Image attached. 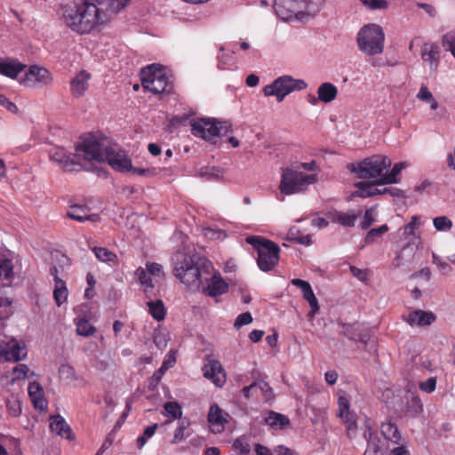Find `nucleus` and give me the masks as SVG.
Segmentation results:
<instances>
[{
	"label": "nucleus",
	"instance_id": "1",
	"mask_svg": "<svg viewBox=\"0 0 455 455\" xmlns=\"http://www.w3.org/2000/svg\"><path fill=\"white\" fill-rule=\"evenodd\" d=\"M131 0H82L64 11L65 24L79 35L100 32L127 6Z\"/></svg>",
	"mask_w": 455,
	"mask_h": 455
},
{
	"label": "nucleus",
	"instance_id": "2",
	"mask_svg": "<svg viewBox=\"0 0 455 455\" xmlns=\"http://www.w3.org/2000/svg\"><path fill=\"white\" fill-rule=\"evenodd\" d=\"M391 160L383 155H374L357 164H349L347 168L359 179L371 180L373 184L382 185L385 171L391 166Z\"/></svg>",
	"mask_w": 455,
	"mask_h": 455
},
{
	"label": "nucleus",
	"instance_id": "3",
	"mask_svg": "<svg viewBox=\"0 0 455 455\" xmlns=\"http://www.w3.org/2000/svg\"><path fill=\"white\" fill-rule=\"evenodd\" d=\"M205 258L194 254L178 262L173 272L182 283L192 290H198L203 283L200 267H205Z\"/></svg>",
	"mask_w": 455,
	"mask_h": 455
},
{
	"label": "nucleus",
	"instance_id": "4",
	"mask_svg": "<svg viewBox=\"0 0 455 455\" xmlns=\"http://www.w3.org/2000/svg\"><path fill=\"white\" fill-rule=\"evenodd\" d=\"M191 132L194 136L215 143L217 137L226 136L233 132L228 121H220L216 118H199L190 122Z\"/></svg>",
	"mask_w": 455,
	"mask_h": 455
},
{
	"label": "nucleus",
	"instance_id": "5",
	"mask_svg": "<svg viewBox=\"0 0 455 455\" xmlns=\"http://www.w3.org/2000/svg\"><path fill=\"white\" fill-rule=\"evenodd\" d=\"M385 35L380 26L370 24L363 27L357 34L358 47L363 53L374 56L384 48Z\"/></svg>",
	"mask_w": 455,
	"mask_h": 455
},
{
	"label": "nucleus",
	"instance_id": "6",
	"mask_svg": "<svg viewBox=\"0 0 455 455\" xmlns=\"http://www.w3.org/2000/svg\"><path fill=\"white\" fill-rule=\"evenodd\" d=\"M80 143L76 147V152H82L87 161L103 163L105 151L110 144L109 140L101 133H88L80 137Z\"/></svg>",
	"mask_w": 455,
	"mask_h": 455
},
{
	"label": "nucleus",
	"instance_id": "7",
	"mask_svg": "<svg viewBox=\"0 0 455 455\" xmlns=\"http://www.w3.org/2000/svg\"><path fill=\"white\" fill-rule=\"evenodd\" d=\"M140 77L142 87L154 94L169 92L172 89V86L169 85L168 76L158 64L143 68Z\"/></svg>",
	"mask_w": 455,
	"mask_h": 455
},
{
	"label": "nucleus",
	"instance_id": "8",
	"mask_svg": "<svg viewBox=\"0 0 455 455\" xmlns=\"http://www.w3.org/2000/svg\"><path fill=\"white\" fill-rule=\"evenodd\" d=\"M315 181V175L305 174L291 168H284L282 172V179L279 190L283 195L300 193L307 188V186Z\"/></svg>",
	"mask_w": 455,
	"mask_h": 455
},
{
	"label": "nucleus",
	"instance_id": "9",
	"mask_svg": "<svg viewBox=\"0 0 455 455\" xmlns=\"http://www.w3.org/2000/svg\"><path fill=\"white\" fill-rule=\"evenodd\" d=\"M307 88V83L302 79H294L290 76L276 78L272 84L263 88L265 96H275L278 102L283 100L286 95Z\"/></svg>",
	"mask_w": 455,
	"mask_h": 455
},
{
	"label": "nucleus",
	"instance_id": "10",
	"mask_svg": "<svg viewBox=\"0 0 455 455\" xmlns=\"http://www.w3.org/2000/svg\"><path fill=\"white\" fill-rule=\"evenodd\" d=\"M310 0H275V12L283 20L302 19L310 14Z\"/></svg>",
	"mask_w": 455,
	"mask_h": 455
},
{
	"label": "nucleus",
	"instance_id": "11",
	"mask_svg": "<svg viewBox=\"0 0 455 455\" xmlns=\"http://www.w3.org/2000/svg\"><path fill=\"white\" fill-rule=\"evenodd\" d=\"M107 162L114 170L125 172L132 169V160L126 152L121 149L117 145L108 147L103 156V163Z\"/></svg>",
	"mask_w": 455,
	"mask_h": 455
},
{
	"label": "nucleus",
	"instance_id": "12",
	"mask_svg": "<svg viewBox=\"0 0 455 455\" xmlns=\"http://www.w3.org/2000/svg\"><path fill=\"white\" fill-rule=\"evenodd\" d=\"M52 82V76L49 70L37 65H32L26 72L20 84L28 87L46 86Z\"/></svg>",
	"mask_w": 455,
	"mask_h": 455
},
{
	"label": "nucleus",
	"instance_id": "13",
	"mask_svg": "<svg viewBox=\"0 0 455 455\" xmlns=\"http://www.w3.org/2000/svg\"><path fill=\"white\" fill-rule=\"evenodd\" d=\"M269 246L261 249L258 255L257 264L263 272L272 270L279 261L280 247L275 242H267Z\"/></svg>",
	"mask_w": 455,
	"mask_h": 455
},
{
	"label": "nucleus",
	"instance_id": "14",
	"mask_svg": "<svg viewBox=\"0 0 455 455\" xmlns=\"http://www.w3.org/2000/svg\"><path fill=\"white\" fill-rule=\"evenodd\" d=\"M206 285H203L202 291L204 294L216 298L228 291V284L220 276V275H214L211 278H206Z\"/></svg>",
	"mask_w": 455,
	"mask_h": 455
},
{
	"label": "nucleus",
	"instance_id": "15",
	"mask_svg": "<svg viewBox=\"0 0 455 455\" xmlns=\"http://www.w3.org/2000/svg\"><path fill=\"white\" fill-rule=\"evenodd\" d=\"M204 376L212 381L217 387H222L226 382V374L224 370L218 360H208V363L204 366Z\"/></svg>",
	"mask_w": 455,
	"mask_h": 455
},
{
	"label": "nucleus",
	"instance_id": "16",
	"mask_svg": "<svg viewBox=\"0 0 455 455\" xmlns=\"http://www.w3.org/2000/svg\"><path fill=\"white\" fill-rule=\"evenodd\" d=\"M403 319L411 326H428L432 324L436 316L430 311L416 309L411 311L407 315H403Z\"/></svg>",
	"mask_w": 455,
	"mask_h": 455
},
{
	"label": "nucleus",
	"instance_id": "17",
	"mask_svg": "<svg viewBox=\"0 0 455 455\" xmlns=\"http://www.w3.org/2000/svg\"><path fill=\"white\" fill-rule=\"evenodd\" d=\"M50 158L66 172L74 171L75 165L77 164L63 148H52L50 153Z\"/></svg>",
	"mask_w": 455,
	"mask_h": 455
},
{
	"label": "nucleus",
	"instance_id": "18",
	"mask_svg": "<svg viewBox=\"0 0 455 455\" xmlns=\"http://www.w3.org/2000/svg\"><path fill=\"white\" fill-rule=\"evenodd\" d=\"M2 352L3 358L7 362H18L27 355L25 346H21L16 339H11Z\"/></svg>",
	"mask_w": 455,
	"mask_h": 455
},
{
	"label": "nucleus",
	"instance_id": "19",
	"mask_svg": "<svg viewBox=\"0 0 455 455\" xmlns=\"http://www.w3.org/2000/svg\"><path fill=\"white\" fill-rule=\"evenodd\" d=\"M420 54L423 61L429 63L430 69L435 71L440 61L439 46L435 44L425 43L421 46Z\"/></svg>",
	"mask_w": 455,
	"mask_h": 455
},
{
	"label": "nucleus",
	"instance_id": "20",
	"mask_svg": "<svg viewBox=\"0 0 455 455\" xmlns=\"http://www.w3.org/2000/svg\"><path fill=\"white\" fill-rule=\"evenodd\" d=\"M90 78L91 75L85 70H81L72 78L70 82V91L74 97L80 98L84 95L88 89Z\"/></svg>",
	"mask_w": 455,
	"mask_h": 455
},
{
	"label": "nucleus",
	"instance_id": "21",
	"mask_svg": "<svg viewBox=\"0 0 455 455\" xmlns=\"http://www.w3.org/2000/svg\"><path fill=\"white\" fill-rule=\"evenodd\" d=\"M27 66L13 59H0V74L15 79L18 75L25 70Z\"/></svg>",
	"mask_w": 455,
	"mask_h": 455
},
{
	"label": "nucleus",
	"instance_id": "22",
	"mask_svg": "<svg viewBox=\"0 0 455 455\" xmlns=\"http://www.w3.org/2000/svg\"><path fill=\"white\" fill-rule=\"evenodd\" d=\"M28 395L36 409L44 411L47 409L48 403L44 396V390L38 382H31L28 385Z\"/></svg>",
	"mask_w": 455,
	"mask_h": 455
},
{
	"label": "nucleus",
	"instance_id": "23",
	"mask_svg": "<svg viewBox=\"0 0 455 455\" xmlns=\"http://www.w3.org/2000/svg\"><path fill=\"white\" fill-rule=\"evenodd\" d=\"M50 428L52 432L72 440V431L66 420L60 415H53L50 418Z\"/></svg>",
	"mask_w": 455,
	"mask_h": 455
},
{
	"label": "nucleus",
	"instance_id": "24",
	"mask_svg": "<svg viewBox=\"0 0 455 455\" xmlns=\"http://www.w3.org/2000/svg\"><path fill=\"white\" fill-rule=\"evenodd\" d=\"M356 188H358L357 196L361 197H371L377 195L391 193L392 191V189L387 188L383 189H379L375 188L373 184L368 181L358 182L356 184Z\"/></svg>",
	"mask_w": 455,
	"mask_h": 455
},
{
	"label": "nucleus",
	"instance_id": "25",
	"mask_svg": "<svg viewBox=\"0 0 455 455\" xmlns=\"http://www.w3.org/2000/svg\"><path fill=\"white\" fill-rule=\"evenodd\" d=\"M338 94L337 87L329 82L323 83L317 90L318 100L323 103L334 100Z\"/></svg>",
	"mask_w": 455,
	"mask_h": 455
},
{
	"label": "nucleus",
	"instance_id": "26",
	"mask_svg": "<svg viewBox=\"0 0 455 455\" xmlns=\"http://www.w3.org/2000/svg\"><path fill=\"white\" fill-rule=\"evenodd\" d=\"M381 434L384 438L392 443L398 444L401 442L402 436L397 426L391 422H384L380 427Z\"/></svg>",
	"mask_w": 455,
	"mask_h": 455
},
{
	"label": "nucleus",
	"instance_id": "27",
	"mask_svg": "<svg viewBox=\"0 0 455 455\" xmlns=\"http://www.w3.org/2000/svg\"><path fill=\"white\" fill-rule=\"evenodd\" d=\"M175 358L164 359L161 367L154 372L148 380V389L153 391L156 388L159 382L161 381L164 372L171 367L173 366Z\"/></svg>",
	"mask_w": 455,
	"mask_h": 455
},
{
	"label": "nucleus",
	"instance_id": "28",
	"mask_svg": "<svg viewBox=\"0 0 455 455\" xmlns=\"http://www.w3.org/2000/svg\"><path fill=\"white\" fill-rule=\"evenodd\" d=\"M135 275L139 283L144 287L143 291L146 296L151 297L153 295L154 284L149 272L146 268L140 267L136 269Z\"/></svg>",
	"mask_w": 455,
	"mask_h": 455
},
{
	"label": "nucleus",
	"instance_id": "29",
	"mask_svg": "<svg viewBox=\"0 0 455 455\" xmlns=\"http://www.w3.org/2000/svg\"><path fill=\"white\" fill-rule=\"evenodd\" d=\"M265 422L274 429H283L290 425V419L287 416L270 411Z\"/></svg>",
	"mask_w": 455,
	"mask_h": 455
},
{
	"label": "nucleus",
	"instance_id": "30",
	"mask_svg": "<svg viewBox=\"0 0 455 455\" xmlns=\"http://www.w3.org/2000/svg\"><path fill=\"white\" fill-rule=\"evenodd\" d=\"M208 420L212 425L219 426L221 428L228 423V419L224 417L222 410L217 404H213L210 407Z\"/></svg>",
	"mask_w": 455,
	"mask_h": 455
},
{
	"label": "nucleus",
	"instance_id": "31",
	"mask_svg": "<svg viewBox=\"0 0 455 455\" xmlns=\"http://www.w3.org/2000/svg\"><path fill=\"white\" fill-rule=\"evenodd\" d=\"M147 305L148 307L150 315L155 320L160 322L164 319L166 309L164 302L161 299L148 301Z\"/></svg>",
	"mask_w": 455,
	"mask_h": 455
},
{
	"label": "nucleus",
	"instance_id": "32",
	"mask_svg": "<svg viewBox=\"0 0 455 455\" xmlns=\"http://www.w3.org/2000/svg\"><path fill=\"white\" fill-rule=\"evenodd\" d=\"M405 167L404 163H396L389 172L385 171L384 177L382 178L381 184H395L398 182L397 176L400 174L402 170Z\"/></svg>",
	"mask_w": 455,
	"mask_h": 455
},
{
	"label": "nucleus",
	"instance_id": "33",
	"mask_svg": "<svg viewBox=\"0 0 455 455\" xmlns=\"http://www.w3.org/2000/svg\"><path fill=\"white\" fill-rule=\"evenodd\" d=\"M88 212V207L85 205L80 204H72L68 206V210L66 213V216L68 219L76 220L78 222H84V215H86Z\"/></svg>",
	"mask_w": 455,
	"mask_h": 455
},
{
	"label": "nucleus",
	"instance_id": "34",
	"mask_svg": "<svg viewBox=\"0 0 455 455\" xmlns=\"http://www.w3.org/2000/svg\"><path fill=\"white\" fill-rule=\"evenodd\" d=\"M356 219V214L336 212L335 213L332 214L331 220L333 222L339 223L344 227H354Z\"/></svg>",
	"mask_w": 455,
	"mask_h": 455
},
{
	"label": "nucleus",
	"instance_id": "35",
	"mask_svg": "<svg viewBox=\"0 0 455 455\" xmlns=\"http://www.w3.org/2000/svg\"><path fill=\"white\" fill-rule=\"evenodd\" d=\"M53 298L58 306L63 304L68 298V289L63 280H58L54 285Z\"/></svg>",
	"mask_w": 455,
	"mask_h": 455
},
{
	"label": "nucleus",
	"instance_id": "36",
	"mask_svg": "<svg viewBox=\"0 0 455 455\" xmlns=\"http://www.w3.org/2000/svg\"><path fill=\"white\" fill-rule=\"evenodd\" d=\"M76 332L80 336L89 337L96 332V328L86 319H80L76 323Z\"/></svg>",
	"mask_w": 455,
	"mask_h": 455
},
{
	"label": "nucleus",
	"instance_id": "37",
	"mask_svg": "<svg viewBox=\"0 0 455 455\" xmlns=\"http://www.w3.org/2000/svg\"><path fill=\"white\" fill-rule=\"evenodd\" d=\"M92 251L96 258L103 262H112L116 259V255L105 247H93Z\"/></svg>",
	"mask_w": 455,
	"mask_h": 455
},
{
	"label": "nucleus",
	"instance_id": "38",
	"mask_svg": "<svg viewBox=\"0 0 455 455\" xmlns=\"http://www.w3.org/2000/svg\"><path fill=\"white\" fill-rule=\"evenodd\" d=\"M8 413L12 417H18L21 413V403L20 401L14 395H11L5 401Z\"/></svg>",
	"mask_w": 455,
	"mask_h": 455
},
{
	"label": "nucleus",
	"instance_id": "39",
	"mask_svg": "<svg viewBox=\"0 0 455 455\" xmlns=\"http://www.w3.org/2000/svg\"><path fill=\"white\" fill-rule=\"evenodd\" d=\"M245 241L248 244L251 245L257 251L258 255L261 253V249L269 246V244H267V242H272L271 240L258 235L247 236Z\"/></svg>",
	"mask_w": 455,
	"mask_h": 455
},
{
	"label": "nucleus",
	"instance_id": "40",
	"mask_svg": "<svg viewBox=\"0 0 455 455\" xmlns=\"http://www.w3.org/2000/svg\"><path fill=\"white\" fill-rule=\"evenodd\" d=\"M233 449L240 455H248L251 451V447L247 437L240 436L233 442Z\"/></svg>",
	"mask_w": 455,
	"mask_h": 455
},
{
	"label": "nucleus",
	"instance_id": "41",
	"mask_svg": "<svg viewBox=\"0 0 455 455\" xmlns=\"http://www.w3.org/2000/svg\"><path fill=\"white\" fill-rule=\"evenodd\" d=\"M388 231V227L387 224L381 225L378 228H371L368 231L364 237V241L366 243H371L375 241L377 237H380L386 232Z\"/></svg>",
	"mask_w": 455,
	"mask_h": 455
},
{
	"label": "nucleus",
	"instance_id": "42",
	"mask_svg": "<svg viewBox=\"0 0 455 455\" xmlns=\"http://www.w3.org/2000/svg\"><path fill=\"white\" fill-rule=\"evenodd\" d=\"M164 408L166 415L172 419H180L182 416V410L178 402H167L164 404Z\"/></svg>",
	"mask_w": 455,
	"mask_h": 455
},
{
	"label": "nucleus",
	"instance_id": "43",
	"mask_svg": "<svg viewBox=\"0 0 455 455\" xmlns=\"http://www.w3.org/2000/svg\"><path fill=\"white\" fill-rule=\"evenodd\" d=\"M13 265L9 259H0V279L7 280L12 275Z\"/></svg>",
	"mask_w": 455,
	"mask_h": 455
},
{
	"label": "nucleus",
	"instance_id": "44",
	"mask_svg": "<svg viewBox=\"0 0 455 455\" xmlns=\"http://www.w3.org/2000/svg\"><path fill=\"white\" fill-rule=\"evenodd\" d=\"M352 412L350 411V402L349 400L344 396V395H339V398H338V411H337V416L339 418V419H344V416L347 413H350Z\"/></svg>",
	"mask_w": 455,
	"mask_h": 455
},
{
	"label": "nucleus",
	"instance_id": "45",
	"mask_svg": "<svg viewBox=\"0 0 455 455\" xmlns=\"http://www.w3.org/2000/svg\"><path fill=\"white\" fill-rule=\"evenodd\" d=\"M341 419L343 420V423L346 425L348 435H350L351 433L355 434L356 432L357 419L355 413H354L353 411L347 413L344 416V419Z\"/></svg>",
	"mask_w": 455,
	"mask_h": 455
},
{
	"label": "nucleus",
	"instance_id": "46",
	"mask_svg": "<svg viewBox=\"0 0 455 455\" xmlns=\"http://www.w3.org/2000/svg\"><path fill=\"white\" fill-rule=\"evenodd\" d=\"M303 297L306 300L308 301V303L310 305L311 311L309 314L312 315L316 314L319 310V305H318L317 299L315 298V293L311 287L308 288L307 291H304Z\"/></svg>",
	"mask_w": 455,
	"mask_h": 455
},
{
	"label": "nucleus",
	"instance_id": "47",
	"mask_svg": "<svg viewBox=\"0 0 455 455\" xmlns=\"http://www.w3.org/2000/svg\"><path fill=\"white\" fill-rule=\"evenodd\" d=\"M442 44L444 49L451 52L455 58V30L446 33L443 36Z\"/></svg>",
	"mask_w": 455,
	"mask_h": 455
},
{
	"label": "nucleus",
	"instance_id": "48",
	"mask_svg": "<svg viewBox=\"0 0 455 455\" xmlns=\"http://www.w3.org/2000/svg\"><path fill=\"white\" fill-rule=\"evenodd\" d=\"M156 423L146 427L143 434L137 439V446L139 449H141L145 445L148 439H149L156 433Z\"/></svg>",
	"mask_w": 455,
	"mask_h": 455
},
{
	"label": "nucleus",
	"instance_id": "49",
	"mask_svg": "<svg viewBox=\"0 0 455 455\" xmlns=\"http://www.w3.org/2000/svg\"><path fill=\"white\" fill-rule=\"evenodd\" d=\"M188 426H189V423L186 422V421H180L179 423V426L174 432L173 438L171 441V443L172 444H176V443H180L181 440H183L184 438H186L187 436H188V435L185 434V431L187 430Z\"/></svg>",
	"mask_w": 455,
	"mask_h": 455
},
{
	"label": "nucleus",
	"instance_id": "50",
	"mask_svg": "<svg viewBox=\"0 0 455 455\" xmlns=\"http://www.w3.org/2000/svg\"><path fill=\"white\" fill-rule=\"evenodd\" d=\"M366 443H367V447L364 451L365 454L377 455V453H379L380 451L381 440H380L379 436L367 440Z\"/></svg>",
	"mask_w": 455,
	"mask_h": 455
},
{
	"label": "nucleus",
	"instance_id": "51",
	"mask_svg": "<svg viewBox=\"0 0 455 455\" xmlns=\"http://www.w3.org/2000/svg\"><path fill=\"white\" fill-rule=\"evenodd\" d=\"M59 374L61 379H68V380L76 379V371H75L74 367L68 363H62L60 366Z\"/></svg>",
	"mask_w": 455,
	"mask_h": 455
},
{
	"label": "nucleus",
	"instance_id": "52",
	"mask_svg": "<svg viewBox=\"0 0 455 455\" xmlns=\"http://www.w3.org/2000/svg\"><path fill=\"white\" fill-rule=\"evenodd\" d=\"M363 436L366 441L379 436L374 428L373 422L369 418L364 420Z\"/></svg>",
	"mask_w": 455,
	"mask_h": 455
},
{
	"label": "nucleus",
	"instance_id": "53",
	"mask_svg": "<svg viewBox=\"0 0 455 455\" xmlns=\"http://www.w3.org/2000/svg\"><path fill=\"white\" fill-rule=\"evenodd\" d=\"M451 220L446 216H439L434 219V226L436 230H447L451 228Z\"/></svg>",
	"mask_w": 455,
	"mask_h": 455
},
{
	"label": "nucleus",
	"instance_id": "54",
	"mask_svg": "<svg viewBox=\"0 0 455 455\" xmlns=\"http://www.w3.org/2000/svg\"><path fill=\"white\" fill-rule=\"evenodd\" d=\"M146 269L149 272L151 276L162 278L164 276L163 267L160 264L156 262H147Z\"/></svg>",
	"mask_w": 455,
	"mask_h": 455
},
{
	"label": "nucleus",
	"instance_id": "55",
	"mask_svg": "<svg viewBox=\"0 0 455 455\" xmlns=\"http://www.w3.org/2000/svg\"><path fill=\"white\" fill-rule=\"evenodd\" d=\"M252 320L253 319H252V316L250 312L242 313L236 317V319L234 323V327L235 329H240L243 325H247V324L251 323L252 322Z\"/></svg>",
	"mask_w": 455,
	"mask_h": 455
},
{
	"label": "nucleus",
	"instance_id": "56",
	"mask_svg": "<svg viewBox=\"0 0 455 455\" xmlns=\"http://www.w3.org/2000/svg\"><path fill=\"white\" fill-rule=\"evenodd\" d=\"M371 10L386 9L388 6L387 0H360Z\"/></svg>",
	"mask_w": 455,
	"mask_h": 455
},
{
	"label": "nucleus",
	"instance_id": "57",
	"mask_svg": "<svg viewBox=\"0 0 455 455\" xmlns=\"http://www.w3.org/2000/svg\"><path fill=\"white\" fill-rule=\"evenodd\" d=\"M28 367L26 364H19L12 370L14 375L12 381L24 379L27 377Z\"/></svg>",
	"mask_w": 455,
	"mask_h": 455
},
{
	"label": "nucleus",
	"instance_id": "58",
	"mask_svg": "<svg viewBox=\"0 0 455 455\" xmlns=\"http://www.w3.org/2000/svg\"><path fill=\"white\" fill-rule=\"evenodd\" d=\"M419 387L427 393L430 394L435 390L436 387V379L434 377L428 378L426 381H422L419 383Z\"/></svg>",
	"mask_w": 455,
	"mask_h": 455
},
{
	"label": "nucleus",
	"instance_id": "59",
	"mask_svg": "<svg viewBox=\"0 0 455 455\" xmlns=\"http://www.w3.org/2000/svg\"><path fill=\"white\" fill-rule=\"evenodd\" d=\"M433 263L435 264L437 266L439 271H441L444 275H446L451 271V267H450V265L447 262L443 261L435 254H433Z\"/></svg>",
	"mask_w": 455,
	"mask_h": 455
},
{
	"label": "nucleus",
	"instance_id": "60",
	"mask_svg": "<svg viewBox=\"0 0 455 455\" xmlns=\"http://www.w3.org/2000/svg\"><path fill=\"white\" fill-rule=\"evenodd\" d=\"M153 342L160 349L165 348L167 346L165 335L161 331L155 332L153 336Z\"/></svg>",
	"mask_w": 455,
	"mask_h": 455
},
{
	"label": "nucleus",
	"instance_id": "61",
	"mask_svg": "<svg viewBox=\"0 0 455 455\" xmlns=\"http://www.w3.org/2000/svg\"><path fill=\"white\" fill-rule=\"evenodd\" d=\"M419 225V217L413 216L411 221L404 226L403 234L405 235H414V229Z\"/></svg>",
	"mask_w": 455,
	"mask_h": 455
},
{
	"label": "nucleus",
	"instance_id": "62",
	"mask_svg": "<svg viewBox=\"0 0 455 455\" xmlns=\"http://www.w3.org/2000/svg\"><path fill=\"white\" fill-rule=\"evenodd\" d=\"M0 106L4 107L10 112L14 114H17L19 111L18 107L2 94H0Z\"/></svg>",
	"mask_w": 455,
	"mask_h": 455
},
{
	"label": "nucleus",
	"instance_id": "63",
	"mask_svg": "<svg viewBox=\"0 0 455 455\" xmlns=\"http://www.w3.org/2000/svg\"><path fill=\"white\" fill-rule=\"evenodd\" d=\"M350 272L355 277H356L358 280L362 282H364L368 279V274L366 270L360 269L355 266H351Z\"/></svg>",
	"mask_w": 455,
	"mask_h": 455
},
{
	"label": "nucleus",
	"instance_id": "64",
	"mask_svg": "<svg viewBox=\"0 0 455 455\" xmlns=\"http://www.w3.org/2000/svg\"><path fill=\"white\" fill-rule=\"evenodd\" d=\"M373 222H374V219L372 216V211H371V209H368L365 211L363 220L361 223V228L367 229Z\"/></svg>",
	"mask_w": 455,
	"mask_h": 455
}]
</instances>
